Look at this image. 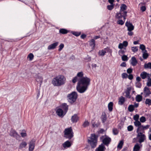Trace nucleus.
I'll list each match as a JSON object with an SVG mask.
<instances>
[{
    "instance_id": "obj_22",
    "label": "nucleus",
    "mask_w": 151,
    "mask_h": 151,
    "mask_svg": "<svg viewBox=\"0 0 151 151\" xmlns=\"http://www.w3.org/2000/svg\"><path fill=\"white\" fill-rule=\"evenodd\" d=\"M125 101V98L122 96H120L119 99L118 104L119 105H122Z\"/></svg>"
},
{
    "instance_id": "obj_29",
    "label": "nucleus",
    "mask_w": 151,
    "mask_h": 151,
    "mask_svg": "<svg viewBox=\"0 0 151 151\" xmlns=\"http://www.w3.org/2000/svg\"><path fill=\"white\" fill-rule=\"evenodd\" d=\"M113 103L111 102L108 104V108L109 111H111L113 110Z\"/></svg>"
},
{
    "instance_id": "obj_37",
    "label": "nucleus",
    "mask_w": 151,
    "mask_h": 151,
    "mask_svg": "<svg viewBox=\"0 0 151 151\" xmlns=\"http://www.w3.org/2000/svg\"><path fill=\"white\" fill-rule=\"evenodd\" d=\"M134 124L135 126L138 127L141 125L140 122L139 121H137L134 122Z\"/></svg>"
},
{
    "instance_id": "obj_5",
    "label": "nucleus",
    "mask_w": 151,
    "mask_h": 151,
    "mask_svg": "<svg viewBox=\"0 0 151 151\" xmlns=\"http://www.w3.org/2000/svg\"><path fill=\"white\" fill-rule=\"evenodd\" d=\"M65 137L66 138L71 139L73 136L72 127H70L65 129L64 131Z\"/></svg>"
},
{
    "instance_id": "obj_23",
    "label": "nucleus",
    "mask_w": 151,
    "mask_h": 151,
    "mask_svg": "<svg viewBox=\"0 0 151 151\" xmlns=\"http://www.w3.org/2000/svg\"><path fill=\"white\" fill-rule=\"evenodd\" d=\"M71 145L70 142L68 141H66L63 144V146L64 148L69 147Z\"/></svg>"
},
{
    "instance_id": "obj_32",
    "label": "nucleus",
    "mask_w": 151,
    "mask_h": 151,
    "mask_svg": "<svg viewBox=\"0 0 151 151\" xmlns=\"http://www.w3.org/2000/svg\"><path fill=\"white\" fill-rule=\"evenodd\" d=\"M145 68H149L151 69V62L148 63H145L144 65Z\"/></svg>"
},
{
    "instance_id": "obj_28",
    "label": "nucleus",
    "mask_w": 151,
    "mask_h": 151,
    "mask_svg": "<svg viewBox=\"0 0 151 151\" xmlns=\"http://www.w3.org/2000/svg\"><path fill=\"white\" fill-rule=\"evenodd\" d=\"M142 96L140 95H137L135 98L136 101L138 102L141 101L142 100Z\"/></svg>"
},
{
    "instance_id": "obj_55",
    "label": "nucleus",
    "mask_w": 151,
    "mask_h": 151,
    "mask_svg": "<svg viewBox=\"0 0 151 151\" xmlns=\"http://www.w3.org/2000/svg\"><path fill=\"white\" fill-rule=\"evenodd\" d=\"M122 44L123 46H124L125 47H127L128 45V42L126 41H123Z\"/></svg>"
},
{
    "instance_id": "obj_33",
    "label": "nucleus",
    "mask_w": 151,
    "mask_h": 151,
    "mask_svg": "<svg viewBox=\"0 0 151 151\" xmlns=\"http://www.w3.org/2000/svg\"><path fill=\"white\" fill-rule=\"evenodd\" d=\"M145 104L149 106L151 105V99H147L145 101Z\"/></svg>"
},
{
    "instance_id": "obj_18",
    "label": "nucleus",
    "mask_w": 151,
    "mask_h": 151,
    "mask_svg": "<svg viewBox=\"0 0 151 151\" xmlns=\"http://www.w3.org/2000/svg\"><path fill=\"white\" fill-rule=\"evenodd\" d=\"M89 44L90 46L92 47L93 49H94L95 45V41L93 39H92L89 41Z\"/></svg>"
},
{
    "instance_id": "obj_50",
    "label": "nucleus",
    "mask_w": 151,
    "mask_h": 151,
    "mask_svg": "<svg viewBox=\"0 0 151 151\" xmlns=\"http://www.w3.org/2000/svg\"><path fill=\"white\" fill-rule=\"evenodd\" d=\"M127 9V6L124 4H122L121 6V9Z\"/></svg>"
},
{
    "instance_id": "obj_30",
    "label": "nucleus",
    "mask_w": 151,
    "mask_h": 151,
    "mask_svg": "<svg viewBox=\"0 0 151 151\" xmlns=\"http://www.w3.org/2000/svg\"><path fill=\"white\" fill-rule=\"evenodd\" d=\"M27 145V143L23 141L19 145V148L20 149L24 148Z\"/></svg>"
},
{
    "instance_id": "obj_38",
    "label": "nucleus",
    "mask_w": 151,
    "mask_h": 151,
    "mask_svg": "<svg viewBox=\"0 0 151 151\" xmlns=\"http://www.w3.org/2000/svg\"><path fill=\"white\" fill-rule=\"evenodd\" d=\"M131 50L133 52H135L138 51V48L137 46L132 47Z\"/></svg>"
},
{
    "instance_id": "obj_63",
    "label": "nucleus",
    "mask_w": 151,
    "mask_h": 151,
    "mask_svg": "<svg viewBox=\"0 0 151 151\" xmlns=\"http://www.w3.org/2000/svg\"><path fill=\"white\" fill-rule=\"evenodd\" d=\"M120 66L123 67H125L126 66V64L125 62H124L121 64Z\"/></svg>"
},
{
    "instance_id": "obj_51",
    "label": "nucleus",
    "mask_w": 151,
    "mask_h": 151,
    "mask_svg": "<svg viewBox=\"0 0 151 151\" xmlns=\"http://www.w3.org/2000/svg\"><path fill=\"white\" fill-rule=\"evenodd\" d=\"M122 77L123 78H126L128 76V75L126 73H123L122 74Z\"/></svg>"
},
{
    "instance_id": "obj_34",
    "label": "nucleus",
    "mask_w": 151,
    "mask_h": 151,
    "mask_svg": "<svg viewBox=\"0 0 151 151\" xmlns=\"http://www.w3.org/2000/svg\"><path fill=\"white\" fill-rule=\"evenodd\" d=\"M34 56L33 54L32 53H29L27 56V58H29V60L30 61L32 60L33 59Z\"/></svg>"
},
{
    "instance_id": "obj_43",
    "label": "nucleus",
    "mask_w": 151,
    "mask_h": 151,
    "mask_svg": "<svg viewBox=\"0 0 151 151\" xmlns=\"http://www.w3.org/2000/svg\"><path fill=\"white\" fill-rule=\"evenodd\" d=\"M147 86L149 87L151 86V78L150 77L148 78V81L147 83Z\"/></svg>"
},
{
    "instance_id": "obj_58",
    "label": "nucleus",
    "mask_w": 151,
    "mask_h": 151,
    "mask_svg": "<svg viewBox=\"0 0 151 151\" xmlns=\"http://www.w3.org/2000/svg\"><path fill=\"white\" fill-rule=\"evenodd\" d=\"M136 84V87L138 88H140L141 87V84L139 82H137Z\"/></svg>"
},
{
    "instance_id": "obj_35",
    "label": "nucleus",
    "mask_w": 151,
    "mask_h": 151,
    "mask_svg": "<svg viewBox=\"0 0 151 151\" xmlns=\"http://www.w3.org/2000/svg\"><path fill=\"white\" fill-rule=\"evenodd\" d=\"M106 53V51L105 50H102L99 52V55L101 56H104Z\"/></svg>"
},
{
    "instance_id": "obj_44",
    "label": "nucleus",
    "mask_w": 151,
    "mask_h": 151,
    "mask_svg": "<svg viewBox=\"0 0 151 151\" xmlns=\"http://www.w3.org/2000/svg\"><path fill=\"white\" fill-rule=\"evenodd\" d=\"M139 117V115L138 114H136L133 117V119L136 121H138Z\"/></svg>"
},
{
    "instance_id": "obj_13",
    "label": "nucleus",
    "mask_w": 151,
    "mask_h": 151,
    "mask_svg": "<svg viewBox=\"0 0 151 151\" xmlns=\"http://www.w3.org/2000/svg\"><path fill=\"white\" fill-rule=\"evenodd\" d=\"M106 147L103 144H101L96 148L95 151H105Z\"/></svg>"
},
{
    "instance_id": "obj_39",
    "label": "nucleus",
    "mask_w": 151,
    "mask_h": 151,
    "mask_svg": "<svg viewBox=\"0 0 151 151\" xmlns=\"http://www.w3.org/2000/svg\"><path fill=\"white\" fill-rule=\"evenodd\" d=\"M125 20L123 21V20L121 19H119V20L117 21V24H120L121 25H123L124 22Z\"/></svg>"
},
{
    "instance_id": "obj_26",
    "label": "nucleus",
    "mask_w": 151,
    "mask_h": 151,
    "mask_svg": "<svg viewBox=\"0 0 151 151\" xmlns=\"http://www.w3.org/2000/svg\"><path fill=\"white\" fill-rule=\"evenodd\" d=\"M141 132H144L143 125H141L140 126L138 127L137 129V134L139 133H142Z\"/></svg>"
},
{
    "instance_id": "obj_31",
    "label": "nucleus",
    "mask_w": 151,
    "mask_h": 151,
    "mask_svg": "<svg viewBox=\"0 0 151 151\" xmlns=\"http://www.w3.org/2000/svg\"><path fill=\"white\" fill-rule=\"evenodd\" d=\"M128 110L129 112H133L134 110L133 105L132 104L129 105L128 108Z\"/></svg>"
},
{
    "instance_id": "obj_41",
    "label": "nucleus",
    "mask_w": 151,
    "mask_h": 151,
    "mask_svg": "<svg viewBox=\"0 0 151 151\" xmlns=\"http://www.w3.org/2000/svg\"><path fill=\"white\" fill-rule=\"evenodd\" d=\"M149 54L148 53H143L142 57L144 59H147L149 56Z\"/></svg>"
},
{
    "instance_id": "obj_47",
    "label": "nucleus",
    "mask_w": 151,
    "mask_h": 151,
    "mask_svg": "<svg viewBox=\"0 0 151 151\" xmlns=\"http://www.w3.org/2000/svg\"><path fill=\"white\" fill-rule=\"evenodd\" d=\"M114 4H111L110 5H108L107 6L108 9H112L114 7Z\"/></svg>"
},
{
    "instance_id": "obj_6",
    "label": "nucleus",
    "mask_w": 151,
    "mask_h": 151,
    "mask_svg": "<svg viewBox=\"0 0 151 151\" xmlns=\"http://www.w3.org/2000/svg\"><path fill=\"white\" fill-rule=\"evenodd\" d=\"M127 13L125 10H120L119 13H116V17L118 19H122V18H123L124 20H125Z\"/></svg>"
},
{
    "instance_id": "obj_27",
    "label": "nucleus",
    "mask_w": 151,
    "mask_h": 151,
    "mask_svg": "<svg viewBox=\"0 0 151 151\" xmlns=\"http://www.w3.org/2000/svg\"><path fill=\"white\" fill-rule=\"evenodd\" d=\"M36 81L37 82H40L41 85L42 82L43 78L41 76H37L36 78Z\"/></svg>"
},
{
    "instance_id": "obj_36",
    "label": "nucleus",
    "mask_w": 151,
    "mask_h": 151,
    "mask_svg": "<svg viewBox=\"0 0 151 151\" xmlns=\"http://www.w3.org/2000/svg\"><path fill=\"white\" fill-rule=\"evenodd\" d=\"M123 144V142L122 141H121L117 145V148L119 149H121L122 147V146Z\"/></svg>"
},
{
    "instance_id": "obj_19",
    "label": "nucleus",
    "mask_w": 151,
    "mask_h": 151,
    "mask_svg": "<svg viewBox=\"0 0 151 151\" xmlns=\"http://www.w3.org/2000/svg\"><path fill=\"white\" fill-rule=\"evenodd\" d=\"M144 92L145 94V96H148L151 93L149 88L147 87H145L144 88Z\"/></svg>"
},
{
    "instance_id": "obj_21",
    "label": "nucleus",
    "mask_w": 151,
    "mask_h": 151,
    "mask_svg": "<svg viewBox=\"0 0 151 151\" xmlns=\"http://www.w3.org/2000/svg\"><path fill=\"white\" fill-rule=\"evenodd\" d=\"M60 107L66 113L68 109V106L66 103H63L60 106Z\"/></svg>"
},
{
    "instance_id": "obj_25",
    "label": "nucleus",
    "mask_w": 151,
    "mask_h": 151,
    "mask_svg": "<svg viewBox=\"0 0 151 151\" xmlns=\"http://www.w3.org/2000/svg\"><path fill=\"white\" fill-rule=\"evenodd\" d=\"M59 32L60 33L62 34H65L68 33L69 31L65 29L62 28L59 30Z\"/></svg>"
},
{
    "instance_id": "obj_14",
    "label": "nucleus",
    "mask_w": 151,
    "mask_h": 151,
    "mask_svg": "<svg viewBox=\"0 0 151 151\" xmlns=\"http://www.w3.org/2000/svg\"><path fill=\"white\" fill-rule=\"evenodd\" d=\"M58 44L59 42H56L48 46L47 49L48 50L54 49L58 45Z\"/></svg>"
},
{
    "instance_id": "obj_49",
    "label": "nucleus",
    "mask_w": 151,
    "mask_h": 151,
    "mask_svg": "<svg viewBox=\"0 0 151 151\" xmlns=\"http://www.w3.org/2000/svg\"><path fill=\"white\" fill-rule=\"evenodd\" d=\"M64 45L63 43H61L59 46V48L58 49V51H60L64 47Z\"/></svg>"
},
{
    "instance_id": "obj_12",
    "label": "nucleus",
    "mask_w": 151,
    "mask_h": 151,
    "mask_svg": "<svg viewBox=\"0 0 151 151\" xmlns=\"http://www.w3.org/2000/svg\"><path fill=\"white\" fill-rule=\"evenodd\" d=\"M140 76L143 79H145L147 77L148 78H149L150 77V74L145 71H143L140 74Z\"/></svg>"
},
{
    "instance_id": "obj_7",
    "label": "nucleus",
    "mask_w": 151,
    "mask_h": 151,
    "mask_svg": "<svg viewBox=\"0 0 151 151\" xmlns=\"http://www.w3.org/2000/svg\"><path fill=\"white\" fill-rule=\"evenodd\" d=\"M137 138H138V142L141 144L144 141L146 137L145 135L143 134L142 133H139L137 134Z\"/></svg>"
},
{
    "instance_id": "obj_45",
    "label": "nucleus",
    "mask_w": 151,
    "mask_h": 151,
    "mask_svg": "<svg viewBox=\"0 0 151 151\" xmlns=\"http://www.w3.org/2000/svg\"><path fill=\"white\" fill-rule=\"evenodd\" d=\"M72 33L73 35L77 37L79 36L81 34V32H72Z\"/></svg>"
},
{
    "instance_id": "obj_16",
    "label": "nucleus",
    "mask_w": 151,
    "mask_h": 151,
    "mask_svg": "<svg viewBox=\"0 0 151 151\" xmlns=\"http://www.w3.org/2000/svg\"><path fill=\"white\" fill-rule=\"evenodd\" d=\"M79 119V117L77 114H75L71 118V120L73 123H76L77 122Z\"/></svg>"
},
{
    "instance_id": "obj_24",
    "label": "nucleus",
    "mask_w": 151,
    "mask_h": 151,
    "mask_svg": "<svg viewBox=\"0 0 151 151\" xmlns=\"http://www.w3.org/2000/svg\"><path fill=\"white\" fill-rule=\"evenodd\" d=\"M131 64L133 66H135L137 63V62L136 58L134 56L131 58Z\"/></svg>"
},
{
    "instance_id": "obj_56",
    "label": "nucleus",
    "mask_w": 151,
    "mask_h": 151,
    "mask_svg": "<svg viewBox=\"0 0 151 151\" xmlns=\"http://www.w3.org/2000/svg\"><path fill=\"white\" fill-rule=\"evenodd\" d=\"M125 52L124 50H121L119 51V54L120 55H122L124 54Z\"/></svg>"
},
{
    "instance_id": "obj_62",
    "label": "nucleus",
    "mask_w": 151,
    "mask_h": 151,
    "mask_svg": "<svg viewBox=\"0 0 151 151\" xmlns=\"http://www.w3.org/2000/svg\"><path fill=\"white\" fill-rule=\"evenodd\" d=\"M133 34V32L132 31H129V32H128V35L130 36H131Z\"/></svg>"
},
{
    "instance_id": "obj_1",
    "label": "nucleus",
    "mask_w": 151,
    "mask_h": 151,
    "mask_svg": "<svg viewBox=\"0 0 151 151\" xmlns=\"http://www.w3.org/2000/svg\"><path fill=\"white\" fill-rule=\"evenodd\" d=\"M83 72H79L72 80L73 83L78 81L76 88L77 91L81 93H84L87 90L91 81L89 78L83 77Z\"/></svg>"
},
{
    "instance_id": "obj_15",
    "label": "nucleus",
    "mask_w": 151,
    "mask_h": 151,
    "mask_svg": "<svg viewBox=\"0 0 151 151\" xmlns=\"http://www.w3.org/2000/svg\"><path fill=\"white\" fill-rule=\"evenodd\" d=\"M10 135L14 137L17 138L18 137H19V135L18 134L17 132L14 130L12 129L10 133Z\"/></svg>"
},
{
    "instance_id": "obj_3",
    "label": "nucleus",
    "mask_w": 151,
    "mask_h": 151,
    "mask_svg": "<svg viewBox=\"0 0 151 151\" xmlns=\"http://www.w3.org/2000/svg\"><path fill=\"white\" fill-rule=\"evenodd\" d=\"M98 136L95 134H91V136L88 137V142L92 148H94L96 146L97 144Z\"/></svg>"
},
{
    "instance_id": "obj_54",
    "label": "nucleus",
    "mask_w": 151,
    "mask_h": 151,
    "mask_svg": "<svg viewBox=\"0 0 151 151\" xmlns=\"http://www.w3.org/2000/svg\"><path fill=\"white\" fill-rule=\"evenodd\" d=\"M139 48L142 50V51L145 49V47L144 45L141 44L140 45Z\"/></svg>"
},
{
    "instance_id": "obj_53",
    "label": "nucleus",
    "mask_w": 151,
    "mask_h": 151,
    "mask_svg": "<svg viewBox=\"0 0 151 151\" xmlns=\"http://www.w3.org/2000/svg\"><path fill=\"white\" fill-rule=\"evenodd\" d=\"M126 93V97L128 98H130L131 96L130 95V93L129 92H128L125 91V92Z\"/></svg>"
},
{
    "instance_id": "obj_52",
    "label": "nucleus",
    "mask_w": 151,
    "mask_h": 151,
    "mask_svg": "<svg viewBox=\"0 0 151 151\" xmlns=\"http://www.w3.org/2000/svg\"><path fill=\"white\" fill-rule=\"evenodd\" d=\"M133 129V127L132 125H129L127 127V130L129 131H132Z\"/></svg>"
},
{
    "instance_id": "obj_57",
    "label": "nucleus",
    "mask_w": 151,
    "mask_h": 151,
    "mask_svg": "<svg viewBox=\"0 0 151 151\" xmlns=\"http://www.w3.org/2000/svg\"><path fill=\"white\" fill-rule=\"evenodd\" d=\"M132 69L131 68H129L127 70V72L129 73L130 74L132 72Z\"/></svg>"
},
{
    "instance_id": "obj_59",
    "label": "nucleus",
    "mask_w": 151,
    "mask_h": 151,
    "mask_svg": "<svg viewBox=\"0 0 151 151\" xmlns=\"http://www.w3.org/2000/svg\"><path fill=\"white\" fill-rule=\"evenodd\" d=\"M128 78L130 80H131L133 79V75L131 74H129L128 76Z\"/></svg>"
},
{
    "instance_id": "obj_46",
    "label": "nucleus",
    "mask_w": 151,
    "mask_h": 151,
    "mask_svg": "<svg viewBox=\"0 0 151 151\" xmlns=\"http://www.w3.org/2000/svg\"><path fill=\"white\" fill-rule=\"evenodd\" d=\"M140 121L141 122H145L146 121L145 117L144 116H142L140 118Z\"/></svg>"
},
{
    "instance_id": "obj_64",
    "label": "nucleus",
    "mask_w": 151,
    "mask_h": 151,
    "mask_svg": "<svg viewBox=\"0 0 151 151\" xmlns=\"http://www.w3.org/2000/svg\"><path fill=\"white\" fill-rule=\"evenodd\" d=\"M123 47L124 46L122 43H120L119 44L118 46V47L119 48L121 49L123 48Z\"/></svg>"
},
{
    "instance_id": "obj_10",
    "label": "nucleus",
    "mask_w": 151,
    "mask_h": 151,
    "mask_svg": "<svg viewBox=\"0 0 151 151\" xmlns=\"http://www.w3.org/2000/svg\"><path fill=\"white\" fill-rule=\"evenodd\" d=\"M125 26L127 27V30L128 31H132L134 29V26L129 22H126Z\"/></svg>"
},
{
    "instance_id": "obj_17",
    "label": "nucleus",
    "mask_w": 151,
    "mask_h": 151,
    "mask_svg": "<svg viewBox=\"0 0 151 151\" xmlns=\"http://www.w3.org/2000/svg\"><path fill=\"white\" fill-rule=\"evenodd\" d=\"M103 123H104L107 120L106 115L104 112H103L100 118Z\"/></svg>"
},
{
    "instance_id": "obj_40",
    "label": "nucleus",
    "mask_w": 151,
    "mask_h": 151,
    "mask_svg": "<svg viewBox=\"0 0 151 151\" xmlns=\"http://www.w3.org/2000/svg\"><path fill=\"white\" fill-rule=\"evenodd\" d=\"M113 134L114 135L117 134L119 133V131L116 128H113L112 130Z\"/></svg>"
},
{
    "instance_id": "obj_2",
    "label": "nucleus",
    "mask_w": 151,
    "mask_h": 151,
    "mask_svg": "<svg viewBox=\"0 0 151 151\" xmlns=\"http://www.w3.org/2000/svg\"><path fill=\"white\" fill-rule=\"evenodd\" d=\"M66 78L64 76L60 75L53 78L52 83L55 86H60L64 84Z\"/></svg>"
},
{
    "instance_id": "obj_42",
    "label": "nucleus",
    "mask_w": 151,
    "mask_h": 151,
    "mask_svg": "<svg viewBox=\"0 0 151 151\" xmlns=\"http://www.w3.org/2000/svg\"><path fill=\"white\" fill-rule=\"evenodd\" d=\"M89 122H88L87 121H85L83 124V127H85L89 126Z\"/></svg>"
},
{
    "instance_id": "obj_8",
    "label": "nucleus",
    "mask_w": 151,
    "mask_h": 151,
    "mask_svg": "<svg viewBox=\"0 0 151 151\" xmlns=\"http://www.w3.org/2000/svg\"><path fill=\"white\" fill-rule=\"evenodd\" d=\"M105 137L102 140L103 143L104 145L107 146L110 142L111 141V138L108 136L105 135Z\"/></svg>"
},
{
    "instance_id": "obj_60",
    "label": "nucleus",
    "mask_w": 151,
    "mask_h": 151,
    "mask_svg": "<svg viewBox=\"0 0 151 151\" xmlns=\"http://www.w3.org/2000/svg\"><path fill=\"white\" fill-rule=\"evenodd\" d=\"M20 134L22 137H24L27 136V134L25 132H21Z\"/></svg>"
},
{
    "instance_id": "obj_9",
    "label": "nucleus",
    "mask_w": 151,
    "mask_h": 151,
    "mask_svg": "<svg viewBox=\"0 0 151 151\" xmlns=\"http://www.w3.org/2000/svg\"><path fill=\"white\" fill-rule=\"evenodd\" d=\"M56 113L57 115L60 117H63L65 114V112L64 113V111L62 109L60 108H57Z\"/></svg>"
},
{
    "instance_id": "obj_61",
    "label": "nucleus",
    "mask_w": 151,
    "mask_h": 151,
    "mask_svg": "<svg viewBox=\"0 0 151 151\" xmlns=\"http://www.w3.org/2000/svg\"><path fill=\"white\" fill-rule=\"evenodd\" d=\"M149 126H150V125H147L145 126H144L143 125L144 130L145 129H147L149 128Z\"/></svg>"
},
{
    "instance_id": "obj_20",
    "label": "nucleus",
    "mask_w": 151,
    "mask_h": 151,
    "mask_svg": "<svg viewBox=\"0 0 151 151\" xmlns=\"http://www.w3.org/2000/svg\"><path fill=\"white\" fill-rule=\"evenodd\" d=\"M142 146V145H139L138 143H137L133 147V151H139Z\"/></svg>"
},
{
    "instance_id": "obj_48",
    "label": "nucleus",
    "mask_w": 151,
    "mask_h": 151,
    "mask_svg": "<svg viewBox=\"0 0 151 151\" xmlns=\"http://www.w3.org/2000/svg\"><path fill=\"white\" fill-rule=\"evenodd\" d=\"M122 60L123 61H127L128 60V57L125 55H123L122 57Z\"/></svg>"
},
{
    "instance_id": "obj_4",
    "label": "nucleus",
    "mask_w": 151,
    "mask_h": 151,
    "mask_svg": "<svg viewBox=\"0 0 151 151\" xmlns=\"http://www.w3.org/2000/svg\"><path fill=\"white\" fill-rule=\"evenodd\" d=\"M78 97V94L76 92L73 91L67 96L68 101L71 104L74 103Z\"/></svg>"
},
{
    "instance_id": "obj_11",
    "label": "nucleus",
    "mask_w": 151,
    "mask_h": 151,
    "mask_svg": "<svg viewBox=\"0 0 151 151\" xmlns=\"http://www.w3.org/2000/svg\"><path fill=\"white\" fill-rule=\"evenodd\" d=\"M35 141L34 140H32L29 143V151H32L35 148Z\"/></svg>"
}]
</instances>
